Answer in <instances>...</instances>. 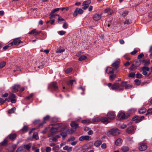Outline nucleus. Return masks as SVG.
<instances>
[{
  "label": "nucleus",
  "instance_id": "nucleus-1",
  "mask_svg": "<svg viewBox=\"0 0 152 152\" xmlns=\"http://www.w3.org/2000/svg\"><path fill=\"white\" fill-rule=\"evenodd\" d=\"M63 127V124L62 123H58L56 124L54 127L51 128L50 130L52 133L62 131L64 129H62Z\"/></svg>",
  "mask_w": 152,
  "mask_h": 152
},
{
  "label": "nucleus",
  "instance_id": "nucleus-2",
  "mask_svg": "<svg viewBox=\"0 0 152 152\" xmlns=\"http://www.w3.org/2000/svg\"><path fill=\"white\" fill-rule=\"evenodd\" d=\"M120 133V132L117 129L114 128L110 130L107 133V134L108 136L111 135L113 136H118Z\"/></svg>",
  "mask_w": 152,
  "mask_h": 152
},
{
  "label": "nucleus",
  "instance_id": "nucleus-3",
  "mask_svg": "<svg viewBox=\"0 0 152 152\" xmlns=\"http://www.w3.org/2000/svg\"><path fill=\"white\" fill-rule=\"evenodd\" d=\"M111 88L113 90H116L119 89V91H122L124 90V88L120 87V84L118 83H115L113 84L111 86Z\"/></svg>",
  "mask_w": 152,
  "mask_h": 152
},
{
  "label": "nucleus",
  "instance_id": "nucleus-4",
  "mask_svg": "<svg viewBox=\"0 0 152 152\" xmlns=\"http://www.w3.org/2000/svg\"><path fill=\"white\" fill-rule=\"evenodd\" d=\"M129 115L127 114H125L122 112H120L117 115L118 117L120 119H124L127 118Z\"/></svg>",
  "mask_w": 152,
  "mask_h": 152
},
{
  "label": "nucleus",
  "instance_id": "nucleus-5",
  "mask_svg": "<svg viewBox=\"0 0 152 152\" xmlns=\"http://www.w3.org/2000/svg\"><path fill=\"white\" fill-rule=\"evenodd\" d=\"M22 43V42L20 40L19 38L14 39L13 41L11 42L10 44L11 45H18L19 44Z\"/></svg>",
  "mask_w": 152,
  "mask_h": 152
},
{
  "label": "nucleus",
  "instance_id": "nucleus-6",
  "mask_svg": "<svg viewBox=\"0 0 152 152\" xmlns=\"http://www.w3.org/2000/svg\"><path fill=\"white\" fill-rule=\"evenodd\" d=\"M52 88L55 90H56L58 88V86L57 85L56 83L54 82H52L49 84L48 86V88Z\"/></svg>",
  "mask_w": 152,
  "mask_h": 152
},
{
  "label": "nucleus",
  "instance_id": "nucleus-7",
  "mask_svg": "<svg viewBox=\"0 0 152 152\" xmlns=\"http://www.w3.org/2000/svg\"><path fill=\"white\" fill-rule=\"evenodd\" d=\"M139 149L140 151H144L147 148V145L144 143H139Z\"/></svg>",
  "mask_w": 152,
  "mask_h": 152
},
{
  "label": "nucleus",
  "instance_id": "nucleus-8",
  "mask_svg": "<svg viewBox=\"0 0 152 152\" xmlns=\"http://www.w3.org/2000/svg\"><path fill=\"white\" fill-rule=\"evenodd\" d=\"M16 96L13 94H10L9 96V99L12 103H15L16 102Z\"/></svg>",
  "mask_w": 152,
  "mask_h": 152
},
{
  "label": "nucleus",
  "instance_id": "nucleus-9",
  "mask_svg": "<svg viewBox=\"0 0 152 152\" xmlns=\"http://www.w3.org/2000/svg\"><path fill=\"white\" fill-rule=\"evenodd\" d=\"M144 118V116H141L140 117H139L137 116H136L133 118L132 119L133 121L136 120V122L137 123L141 121Z\"/></svg>",
  "mask_w": 152,
  "mask_h": 152
},
{
  "label": "nucleus",
  "instance_id": "nucleus-10",
  "mask_svg": "<svg viewBox=\"0 0 152 152\" xmlns=\"http://www.w3.org/2000/svg\"><path fill=\"white\" fill-rule=\"evenodd\" d=\"M107 116L109 119H113L115 118V114L113 112H110L107 114Z\"/></svg>",
  "mask_w": 152,
  "mask_h": 152
},
{
  "label": "nucleus",
  "instance_id": "nucleus-11",
  "mask_svg": "<svg viewBox=\"0 0 152 152\" xmlns=\"http://www.w3.org/2000/svg\"><path fill=\"white\" fill-rule=\"evenodd\" d=\"M89 138L90 137L88 135L82 136L79 138V140L80 141L88 140Z\"/></svg>",
  "mask_w": 152,
  "mask_h": 152
},
{
  "label": "nucleus",
  "instance_id": "nucleus-12",
  "mask_svg": "<svg viewBox=\"0 0 152 152\" xmlns=\"http://www.w3.org/2000/svg\"><path fill=\"white\" fill-rule=\"evenodd\" d=\"M134 126H131L127 129L126 132L129 134L132 133L134 130Z\"/></svg>",
  "mask_w": 152,
  "mask_h": 152
},
{
  "label": "nucleus",
  "instance_id": "nucleus-13",
  "mask_svg": "<svg viewBox=\"0 0 152 152\" xmlns=\"http://www.w3.org/2000/svg\"><path fill=\"white\" fill-rule=\"evenodd\" d=\"M16 152H26V151L22 145L19 147L16 151Z\"/></svg>",
  "mask_w": 152,
  "mask_h": 152
},
{
  "label": "nucleus",
  "instance_id": "nucleus-14",
  "mask_svg": "<svg viewBox=\"0 0 152 152\" xmlns=\"http://www.w3.org/2000/svg\"><path fill=\"white\" fill-rule=\"evenodd\" d=\"M109 118L106 117H102L101 119V121L104 123L107 124L110 122Z\"/></svg>",
  "mask_w": 152,
  "mask_h": 152
},
{
  "label": "nucleus",
  "instance_id": "nucleus-15",
  "mask_svg": "<svg viewBox=\"0 0 152 152\" xmlns=\"http://www.w3.org/2000/svg\"><path fill=\"white\" fill-rule=\"evenodd\" d=\"M104 13H107L108 15H111L113 14V12L110 8H107L104 10Z\"/></svg>",
  "mask_w": 152,
  "mask_h": 152
},
{
  "label": "nucleus",
  "instance_id": "nucleus-16",
  "mask_svg": "<svg viewBox=\"0 0 152 152\" xmlns=\"http://www.w3.org/2000/svg\"><path fill=\"white\" fill-rule=\"evenodd\" d=\"M40 33V31H37L35 29H34L29 32V34H32L34 36H37Z\"/></svg>",
  "mask_w": 152,
  "mask_h": 152
},
{
  "label": "nucleus",
  "instance_id": "nucleus-17",
  "mask_svg": "<svg viewBox=\"0 0 152 152\" xmlns=\"http://www.w3.org/2000/svg\"><path fill=\"white\" fill-rule=\"evenodd\" d=\"M50 117L49 115H47L44 118V121L39 125V127H42L43 124L45 123V121H48L50 119Z\"/></svg>",
  "mask_w": 152,
  "mask_h": 152
},
{
  "label": "nucleus",
  "instance_id": "nucleus-18",
  "mask_svg": "<svg viewBox=\"0 0 152 152\" xmlns=\"http://www.w3.org/2000/svg\"><path fill=\"white\" fill-rule=\"evenodd\" d=\"M101 18V15L99 14H95L94 15L93 17V19L96 21H97L99 20Z\"/></svg>",
  "mask_w": 152,
  "mask_h": 152
},
{
  "label": "nucleus",
  "instance_id": "nucleus-19",
  "mask_svg": "<svg viewBox=\"0 0 152 152\" xmlns=\"http://www.w3.org/2000/svg\"><path fill=\"white\" fill-rule=\"evenodd\" d=\"M106 72L108 74H113L114 73L113 69L111 67H107Z\"/></svg>",
  "mask_w": 152,
  "mask_h": 152
},
{
  "label": "nucleus",
  "instance_id": "nucleus-20",
  "mask_svg": "<svg viewBox=\"0 0 152 152\" xmlns=\"http://www.w3.org/2000/svg\"><path fill=\"white\" fill-rule=\"evenodd\" d=\"M23 147H24V149L26 148L27 150L29 151L30 150V148L31 146V143H29L26 145H22Z\"/></svg>",
  "mask_w": 152,
  "mask_h": 152
},
{
  "label": "nucleus",
  "instance_id": "nucleus-21",
  "mask_svg": "<svg viewBox=\"0 0 152 152\" xmlns=\"http://www.w3.org/2000/svg\"><path fill=\"white\" fill-rule=\"evenodd\" d=\"M59 9H60L59 8H57L55 9L54 10H53L51 12V13L50 15V19L53 18V13L54 12H55L59 10Z\"/></svg>",
  "mask_w": 152,
  "mask_h": 152
},
{
  "label": "nucleus",
  "instance_id": "nucleus-22",
  "mask_svg": "<svg viewBox=\"0 0 152 152\" xmlns=\"http://www.w3.org/2000/svg\"><path fill=\"white\" fill-rule=\"evenodd\" d=\"M102 143V141L100 140H97L94 143V145L96 147H98Z\"/></svg>",
  "mask_w": 152,
  "mask_h": 152
},
{
  "label": "nucleus",
  "instance_id": "nucleus-23",
  "mask_svg": "<svg viewBox=\"0 0 152 152\" xmlns=\"http://www.w3.org/2000/svg\"><path fill=\"white\" fill-rule=\"evenodd\" d=\"M122 142V140L121 138H118L115 142V144L117 145H121Z\"/></svg>",
  "mask_w": 152,
  "mask_h": 152
},
{
  "label": "nucleus",
  "instance_id": "nucleus-24",
  "mask_svg": "<svg viewBox=\"0 0 152 152\" xmlns=\"http://www.w3.org/2000/svg\"><path fill=\"white\" fill-rule=\"evenodd\" d=\"M129 148L127 146H124L121 148V150L124 152H126L129 151Z\"/></svg>",
  "mask_w": 152,
  "mask_h": 152
},
{
  "label": "nucleus",
  "instance_id": "nucleus-25",
  "mask_svg": "<svg viewBox=\"0 0 152 152\" xmlns=\"http://www.w3.org/2000/svg\"><path fill=\"white\" fill-rule=\"evenodd\" d=\"M19 86V85H15L13 86L12 91L14 92H16L18 91V88Z\"/></svg>",
  "mask_w": 152,
  "mask_h": 152
},
{
  "label": "nucleus",
  "instance_id": "nucleus-26",
  "mask_svg": "<svg viewBox=\"0 0 152 152\" xmlns=\"http://www.w3.org/2000/svg\"><path fill=\"white\" fill-rule=\"evenodd\" d=\"M8 137L11 140H14L16 137V134H11L9 135Z\"/></svg>",
  "mask_w": 152,
  "mask_h": 152
},
{
  "label": "nucleus",
  "instance_id": "nucleus-27",
  "mask_svg": "<svg viewBox=\"0 0 152 152\" xmlns=\"http://www.w3.org/2000/svg\"><path fill=\"white\" fill-rule=\"evenodd\" d=\"M70 125L72 127H75V129L78 128L79 126L78 124H76L75 121H72L70 124Z\"/></svg>",
  "mask_w": 152,
  "mask_h": 152
},
{
  "label": "nucleus",
  "instance_id": "nucleus-28",
  "mask_svg": "<svg viewBox=\"0 0 152 152\" xmlns=\"http://www.w3.org/2000/svg\"><path fill=\"white\" fill-rule=\"evenodd\" d=\"M146 111V109L145 107H142L140 108L138 111L140 114H143Z\"/></svg>",
  "mask_w": 152,
  "mask_h": 152
},
{
  "label": "nucleus",
  "instance_id": "nucleus-29",
  "mask_svg": "<svg viewBox=\"0 0 152 152\" xmlns=\"http://www.w3.org/2000/svg\"><path fill=\"white\" fill-rule=\"evenodd\" d=\"M116 77V75L113 73L112 74V75L110 76L109 79L110 80L113 81Z\"/></svg>",
  "mask_w": 152,
  "mask_h": 152
},
{
  "label": "nucleus",
  "instance_id": "nucleus-30",
  "mask_svg": "<svg viewBox=\"0 0 152 152\" xmlns=\"http://www.w3.org/2000/svg\"><path fill=\"white\" fill-rule=\"evenodd\" d=\"M28 129V126H24L22 129H21V131L23 133L26 132Z\"/></svg>",
  "mask_w": 152,
  "mask_h": 152
},
{
  "label": "nucleus",
  "instance_id": "nucleus-31",
  "mask_svg": "<svg viewBox=\"0 0 152 152\" xmlns=\"http://www.w3.org/2000/svg\"><path fill=\"white\" fill-rule=\"evenodd\" d=\"M119 63V61H117L113 63L112 65L113 66L115 67V68H117L118 67V65Z\"/></svg>",
  "mask_w": 152,
  "mask_h": 152
},
{
  "label": "nucleus",
  "instance_id": "nucleus-32",
  "mask_svg": "<svg viewBox=\"0 0 152 152\" xmlns=\"http://www.w3.org/2000/svg\"><path fill=\"white\" fill-rule=\"evenodd\" d=\"M91 3V1L90 0L85 1L83 3V6L87 5L88 6L89 4Z\"/></svg>",
  "mask_w": 152,
  "mask_h": 152
},
{
  "label": "nucleus",
  "instance_id": "nucleus-33",
  "mask_svg": "<svg viewBox=\"0 0 152 152\" xmlns=\"http://www.w3.org/2000/svg\"><path fill=\"white\" fill-rule=\"evenodd\" d=\"M141 61L140 60L136 61H135V64H134L135 65V67H137L139 66L141 64Z\"/></svg>",
  "mask_w": 152,
  "mask_h": 152
},
{
  "label": "nucleus",
  "instance_id": "nucleus-34",
  "mask_svg": "<svg viewBox=\"0 0 152 152\" xmlns=\"http://www.w3.org/2000/svg\"><path fill=\"white\" fill-rule=\"evenodd\" d=\"M81 122L84 124H89L90 123V121L89 119H86L83 120L81 121Z\"/></svg>",
  "mask_w": 152,
  "mask_h": 152
},
{
  "label": "nucleus",
  "instance_id": "nucleus-35",
  "mask_svg": "<svg viewBox=\"0 0 152 152\" xmlns=\"http://www.w3.org/2000/svg\"><path fill=\"white\" fill-rule=\"evenodd\" d=\"M6 62L5 61H3L0 63V69H1L4 67L6 64Z\"/></svg>",
  "mask_w": 152,
  "mask_h": 152
},
{
  "label": "nucleus",
  "instance_id": "nucleus-36",
  "mask_svg": "<svg viewBox=\"0 0 152 152\" xmlns=\"http://www.w3.org/2000/svg\"><path fill=\"white\" fill-rule=\"evenodd\" d=\"M7 140L6 139H5L3 142H1L0 144L1 145L4 146L7 144Z\"/></svg>",
  "mask_w": 152,
  "mask_h": 152
},
{
  "label": "nucleus",
  "instance_id": "nucleus-37",
  "mask_svg": "<svg viewBox=\"0 0 152 152\" xmlns=\"http://www.w3.org/2000/svg\"><path fill=\"white\" fill-rule=\"evenodd\" d=\"M33 138L35 139L36 140H38L39 139V137L37 133L35 132L34 133L33 135Z\"/></svg>",
  "mask_w": 152,
  "mask_h": 152
},
{
  "label": "nucleus",
  "instance_id": "nucleus-38",
  "mask_svg": "<svg viewBox=\"0 0 152 152\" xmlns=\"http://www.w3.org/2000/svg\"><path fill=\"white\" fill-rule=\"evenodd\" d=\"M86 58L87 57L86 56L84 55H83L80 57L79 58L78 60L79 61H81L86 59Z\"/></svg>",
  "mask_w": 152,
  "mask_h": 152
},
{
  "label": "nucleus",
  "instance_id": "nucleus-39",
  "mask_svg": "<svg viewBox=\"0 0 152 152\" xmlns=\"http://www.w3.org/2000/svg\"><path fill=\"white\" fill-rule=\"evenodd\" d=\"M92 121L94 122H98L101 121V119L99 117H95L93 119Z\"/></svg>",
  "mask_w": 152,
  "mask_h": 152
},
{
  "label": "nucleus",
  "instance_id": "nucleus-40",
  "mask_svg": "<svg viewBox=\"0 0 152 152\" xmlns=\"http://www.w3.org/2000/svg\"><path fill=\"white\" fill-rule=\"evenodd\" d=\"M57 140V138L56 137H54L53 138H51L49 139V141L50 142L52 141H56Z\"/></svg>",
  "mask_w": 152,
  "mask_h": 152
},
{
  "label": "nucleus",
  "instance_id": "nucleus-41",
  "mask_svg": "<svg viewBox=\"0 0 152 152\" xmlns=\"http://www.w3.org/2000/svg\"><path fill=\"white\" fill-rule=\"evenodd\" d=\"M127 141L128 144H131L133 142L132 139L130 137L128 138L127 139Z\"/></svg>",
  "mask_w": 152,
  "mask_h": 152
},
{
  "label": "nucleus",
  "instance_id": "nucleus-42",
  "mask_svg": "<svg viewBox=\"0 0 152 152\" xmlns=\"http://www.w3.org/2000/svg\"><path fill=\"white\" fill-rule=\"evenodd\" d=\"M76 9H77V11L78 14H82L83 13V11L81 9L77 8Z\"/></svg>",
  "mask_w": 152,
  "mask_h": 152
},
{
  "label": "nucleus",
  "instance_id": "nucleus-43",
  "mask_svg": "<svg viewBox=\"0 0 152 152\" xmlns=\"http://www.w3.org/2000/svg\"><path fill=\"white\" fill-rule=\"evenodd\" d=\"M137 67H135V65L134 64H133L129 67V69L131 70H133L135 69Z\"/></svg>",
  "mask_w": 152,
  "mask_h": 152
},
{
  "label": "nucleus",
  "instance_id": "nucleus-44",
  "mask_svg": "<svg viewBox=\"0 0 152 152\" xmlns=\"http://www.w3.org/2000/svg\"><path fill=\"white\" fill-rule=\"evenodd\" d=\"M142 62H145L144 65L145 66H147L148 65L150 64V62L149 60L146 61L145 60H142Z\"/></svg>",
  "mask_w": 152,
  "mask_h": 152
},
{
  "label": "nucleus",
  "instance_id": "nucleus-45",
  "mask_svg": "<svg viewBox=\"0 0 152 152\" xmlns=\"http://www.w3.org/2000/svg\"><path fill=\"white\" fill-rule=\"evenodd\" d=\"M15 107L9 110L8 113H13L15 110Z\"/></svg>",
  "mask_w": 152,
  "mask_h": 152
},
{
  "label": "nucleus",
  "instance_id": "nucleus-46",
  "mask_svg": "<svg viewBox=\"0 0 152 152\" xmlns=\"http://www.w3.org/2000/svg\"><path fill=\"white\" fill-rule=\"evenodd\" d=\"M142 70L148 72L149 71V68L147 66H144L142 68Z\"/></svg>",
  "mask_w": 152,
  "mask_h": 152
},
{
  "label": "nucleus",
  "instance_id": "nucleus-47",
  "mask_svg": "<svg viewBox=\"0 0 152 152\" xmlns=\"http://www.w3.org/2000/svg\"><path fill=\"white\" fill-rule=\"evenodd\" d=\"M75 83L76 84V82L75 80H70L68 83V84L69 85H72L73 84V83Z\"/></svg>",
  "mask_w": 152,
  "mask_h": 152
},
{
  "label": "nucleus",
  "instance_id": "nucleus-48",
  "mask_svg": "<svg viewBox=\"0 0 152 152\" xmlns=\"http://www.w3.org/2000/svg\"><path fill=\"white\" fill-rule=\"evenodd\" d=\"M58 33L60 35H63L65 34L66 32L64 31H60L58 32Z\"/></svg>",
  "mask_w": 152,
  "mask_h": 152
},
{
  "label": "nucleus",
  "instance_id": "nucleus-49",
  "mask_svg": "<svg viewBox=\"0 0 152 152\" xmlns=\"http://www.w3.org/2000/svg\"><path fill=\"white\" fill-rule=\"evenodd\" d=\"M152 110V107L151 108H149L148 110L147 111V113L145 114V115H147L148 114H152L151 112H150V110Z\"/></svg>",
  "mask_w": 152,
  "mask_h": 152
},
{
  "label": "nucleus",
  "instance_id": "nucleus-50",
  "mask_svg": "<svg viewBox=\"0 0 152 152\" xmlns=\"http://www.w3.org/2000/svg\"><path fill=\"white\" fill-rule=\"evenodd\" d=\"M127 82H123L121 83L120 87H125V88Z\"/></svg>",
  "mask_w": 152,
  "mask_h": 152
},
{
  "label": "nucleus",
  "instance_id": "nucleus-51",
  "mask_svg": "<svg viewBox=\"0 0 152 152\" xmlns=\"http://www.w3.org/2000/svg\"><path fill=\"white\" fill-rule=\"evenodd\" d=\"M61 134L62 136V138L64 140L65 139V137L67 136V134L66 133L64 132L61 133Z\"/></svg>",
  "mask_w": 152,
  "mask_h": 152
},
{
  "label": "nucleus",
  "instance_id": "nucleus-52",
  "mask_svg": "<svg viewBox=\"0 0 152 152\" xmlns=\"http://www.w3.org/2000/svg\"><path fill=\"white\" fill-rule=\"evenodd\" d=\"M131 23V20H129L128 19H126L125 21L124 22V24H129Z\"/></svg>",
  "mask_w": 152,
  "mask_h": 152
},
{
  "label": "nucleus",
  "instance_id": "nucleus-53",
  "mask_svg": "<svg viewBox=\"0 0 152 152\" xmlns=\"http://www.w3.org/2000/svg\"><path fill=\"white\" fill-rule=\"evenodd\" d=\"M68 24L66 23H65L63 25V27L64 28L66 29L67 28Z\"/></svg>",
  "mask_w": 152,
  "mask_h": 152
},
{
  "label": "nucleus",
  "instance_id": "nucleus-54",
  "mask_svg": "<svg viewBox=\"0 0 152 152\" xmlns=\"http://www.w3.org/2000/svg\"><path fill=\"white\" fill-rule=\"evenodd\" d=\"M135 83L137 85H139L140 84V82L139 80L136 79L134 80Z\"/></svg>",
  "mask_w": 152,
  "mask_h": 152
},
{
  "label": "nucleus",
  "instance_id": "nucleus-55",
  "mask_svg": "<svg viewBox=\"0 0 152 152\" xmlns=\"http://www.w3.org/2000/svg\"><path fill=\"white\" fill-rule=\"evenodd\" d=\"M75 139V137L72 136L71 137L67 140L68 142L72 141L74 140Z\"/></svg>",
  "mask_w": 152,
  "mask_h": 152
},
{
  "label": "nucleus",
  "instance_id": "nucleus-56",
  "mask_svg": "<svg viewBox=\"0 0 152 152\" xmlns=\"http://www.w3.org/2000/svg\"><path fill=\"white\" fill-rule=\"evenodd\" d=\"M144 56L143 54L142 53H140V55H138L137 56V58L139 59H140L141 58Z\"/></svg>",
  "mask_w": 152,
  "mask_h": 152
},
{
  "label": "nucleus",
  "instance_id": "nucleus-57",
  "mask_svg": "<svg viewBox=\"0 0 152 152\" xmlns=\"http://www.w3.org/2000/svg\"><path fill=\"white\" fill-rule=\"evenodd\" d=\"M34 96V94L33 93H31L30 94L29 96H27L26 97V99H29L31 98L33 96Z\"/></svg>",
  "mask_w": 152,
  "mask_h": 152
},
{
  "label": "nucleus",
  "instance_id": "nucleus-58",
  "mask_svg": "<svg viewBox=\"0 0 152 152\" xmlns=\"http://www.w3.org/2000/svg\"><path fill=\"white\" fill-rule=\"evenodd\" d=\"M77 9H75V10L73 14V16L74 17H76L77 15V13H78L77 11Z\"/></svg>",
  "mask_w": 152,
  "mask_h": 152
},
{
  "label": "nucleus",
  "instance_id": "nucleus-59",
  "mask_svg": "<svg viewBox=\"0 0 152 152\" xmlns=\"http://www.w3.org/2000/svg\"><path fill=\"white\" fill-rule=\"evenodd\" d=\"M64 49H58L56 50V52L57 53H61L64 52Z\"/></svg>",
  "mask_w": 152,
  "mask_h": 152
},
{
  "label": "nucleus",
  "instance_id": "nucleus-60",
  "mask_svg": "<svg viewBox=\"0 0 152 152\" xmlns=\"http://www.w3.org/2000/svg\"><path fill=\"white\" fill-rule=\"evenodd\" d=\"M136 110L135 108H132L129 110V111L131 113H133Z\"/></svg>",
  "mask_w": 152,
  "mask_h": 152
},
{
  "label": "nucleus",
  "instance_id": "nucleus-61",
  "mask_svg": "<svg viewBox=\"0 0 152 152\" xmlns=\"http://www.w3.org/2000/svg\"><path fill=\"white\" fill-rule=\"evenodd\" d=\"M72 71V69L71 68H70L66 70L65 71V72L66 73H68L71 72Z\"/></svg>",
  "mask_w": 152,
  "mask_h": 152
},
{
  "label": "nucleus",
  "instance_id": "nucleus-62",
  "mask_svg": "<svg viewBox=\"0 0 152 152\" xmlns=\"http://www.w3.org/2000/svg\"><path fill=\"white\" fill-rule=\"evenodd\" d=\"M132 87V85H126V87L125 88L126 89H128L129 88H130Z\"/></svg>",
  "mask_w": 152,
  "mask_h": 152
},
{
  "label": "nucleus",
  "instance_id": "nucleus-63",
  "mask_svg": "<svg viewBox=\"0 0 152 152\" xmlns=\"http://www.w3.org/2000/svg\"><path fill=\"white\" fill-rule=\"evenodd\" d=\"M128 14V12L127 11H124L122 14L123 17L126 16Z\"/></svg>",
  "mask_w": 152,
  "mask_h": 152
},
{
  "label": "nucleus",
  "instance_id": "nucleus-64",
  "mask_svg": "<svg viewBox=\"0 0 152 152\" xmlns=\"http://www.w3.org/2000/svg\"><path fill=\"white\" fill-rule=\"evenodd\" d=\"M51 150V148L48 147H46V152H50Z\"/></svg>",
  "mask_w": 152,
  "mask_h": 152
}]
</instances>
